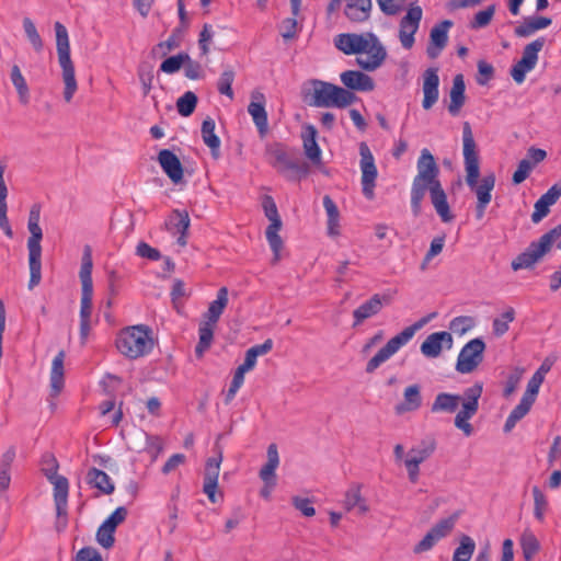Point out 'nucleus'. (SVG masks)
<instances>
[{"mask_svg":"<svg viewBox=\"0 0 561 561\" xmlns=\"http://www.w3.org/2000/svg\"><path fill=\"white\" fill-rule=\"evenodd\" d=\"M417 173L411 185V209L416 217L421 214L422 202L430 194L431 202L443 222H450L454 215L447 202V195L439 180V167L434 156L424 148L416 162Z\"/></svg>","mask_w":561,"mask_h":561,"instance_id":"nucleus-1","label":"nucleus"},{"mask_svg":"<svg viewBox=\"0 0 561 561\" xmlns=\"http://www.w3.org/2000/svg\"><path fill=\"white\" fill-rule=\"evenodd\" d=\"M482 392L483 385L481 382H476L471 387L466 388L461 396L440 392L436 396L431 411L433 413H454L461 403V409L455 416V426L462 431L466 436H470L473 433V427L469 420L472 419L479 410V399Z\"/></svg>","mask_w":561,"mask_h":561,"instance_id":"nucleus-2","label":"nucleus"},{"mask_svg":"<svg viewBox=\"0 0 561 561\" xmlns=\"http://www.w3.org/2000/svg\"><path fill=\"white\" fill-rule=\"evenodd\" d=\"M335 47L346 55H365L357 57V65L367 71L379 68L387 57V51L379 38L370 32L356 34L343 33L334 38Z\"/></svg>","mask_w":561,"mask_h":561,"instance_id":"nucleus-3","label":"nucleus"},{"mask_svg":"<svg viewBox=\"0 0 561 561\" xmlns=\"http://www.w3.org/2000/svg\"><path fill=\"white\" fill-rule=\"evenodd\" d=\"M462 142L467 185L476 193L478 203L490 204L492 199L491 192L495 185V176L494 174H489L479 182V157L471 126L468 122H465L462 126Z\"/></svg>","mask_w":561,"mask_h":561,"instance_id":"nucleus-4","label":"nucleus"},{"mask_svg":"<svg viewBox=\"0 0 561 561\" xmlns=\"http://www.w3.org/2000/svg\"><path fill=\"white\" fill-rule=\"evenodd\" d=\"M300 93L308 105H351L357 101L354 92L317 79L305 82Z\"/></svg>","mask_w":561,"mask_h":561,"instance_id":"nucleus-5","label":"nucleus"},{"mask_svg":"<svg viewBox=\"0 0 561 561\" xmlns=\"http://www.w3.org/2000/svg\"><path fill=\"white\" fill-rule=\"evenodd\" d=\"M117 351L129 359L148 355L153 348L151 330L145 324L125 328L116 336Z\"/></svg>","mask_w":561,"mask_h":561,"instance_id":"nucleus-6","label":"nucleus"},{"mask_svg":"<svg viewBox=\"0 0 561 561\" xmlns=\"http://www.w3.org/2000/svg\"><path fill=\"white\" fill-rule=\"evenodd\" d=\"M54 28L56 33L58 61L62 69V78L65 82L64 99L66 102H70L77 90V81L75 77V67L70 58L69 35L66 26L60 22H55Z\"/></svg>","mask_w":561,"mask_h":561,"instance_id":"nucleus-7","label":"nucleus"},{"mask_svg":"<svg viewBox=\"0 0 561 561\" xmlns=\"http://www.w3.org/2000/svg\"><path fill=\"white\" fill-rule=\"evenodd\" d=\"M428 321L427 318H422L414 324L407 327L399 334L391 337L387 344L381 347L375 356H373L366 365V373H374L381 364L387 362L391 356H393L402 346L408 344L416 331H419L423 325Z\"/></svg>","mask_w":561,"mask_h":561,"instance_id":"nucleus-8","label":"nucleus"},{"mask_svg":"<svg viewBox=\"0 0 561 561\" xmlns=\"http://www.w3.org/2000/svg\"><path fill=\"white\" fill-rule=\"evenodd\" d=\"M561 237V225L556 226L545 234H542L538 241L531 242L528 248L517 255L512 262V268L514 271L531 267L538 262L547 252L550 251L552 244Z\"/></svg>","mask_w":561,"mask_h":561,"instance_id":"nucleus-9","label":"nucleus"},{"mask_svg":"<svg viewBox=\"0 0 561 561\" xmlns=\"http://www.w3.org/2000/svg\"><path fill=\"white\" fill-rule=\"evenodd\" d=\"M92 251L89 245L83 249L79 277L81 280L80 320H91L93 280H92Z\"/></svg>","mask_w":561,"mask_h":561,"instance_id":"nucleus-10","label":"nucleus"},{"mask_svg":"<svg viewBox=\"0 0 561 561\" xmlns=\"http://www.w3.org/2000/svg\"><path fill=\"white\" fill-rule=\"evenodd\" d=\"M31 233L27 240L30 280L28 289L32 290L42 280V245L43 231L39 224H27Z\"/></svg>","mask_w":561,"mask_h":561,"instance_id":"nucleus-11","label":"nucleus"},{"mask_svg":"<svg viewBox=\"0 0 561 561\" xmlns=\"http://www.w3.org/2000/svg\"><path fill=\"white\" fill-rule=\"evenodd\" d=\"M434 439H423L409 449L404 458V467L411 483H416L420 478V465L427 460L435 451Z\"/></svg>","mask_w":561,"mask_h":561,"instance_id":"nucleus-12","label":"nucleus"},{"mask_svg":"<svg viewBox=\"0 0 561 561\" xmlns=\"http://www.w3.org/2000/svg\"><path fill=\"white\" fill-rule=\"evenodd\" d=\"M484 350L485 343L480 337L466 343L458 354L456 370L460 374L472 373L482 363Z\"/></svg>","mask_w":561,"mask_h":561,"instance_id":"nucleus-13","label":"nucleus"},{"mask_svg":"<svg viewBox=\"0 0 561 561\" xmlns=\"http://www.w3.org/2000/svg\"><path fill=\"white\" fill-rule=\"evenodd\" d=\"M263 208H264L265 216L271 221V224L266 228L265 236H266L267 242L274 253V261H278L279 252L283 248V240L278 234V232L282 228V220L278 215L276 204L271 196H266L264 198Z\"/></svg>","mask_w":561,"mask_h":561,"instance_id":"nucleus-14","label":"nucleus"},{"mask_svg":"<svg viewBox=\"0 0 561 561\" xmlns=\"http://www.w3.org/2000/svg\"><path fill=\"white\" fill-rule=\"evenodd\" d=\"M359 154L363 194L367 199H373L375 197L374 190L378 175L375 159L369 147L365 142H360L359 145Z\"/></svg>","mask_w":561,"mask_h":561,"instance_id":"nucleus-15","label":"nucleus"},{"mask_svg":"<svg viewBox=\"0 0 561 561\" xmlns=\"http://www.w3.org/2000/svg\"><path fill=\"white\" fill-rule=\"evenodd\" d=\"M266 153L274 160L273 165L278 168L280 172L286 173L288 179H293L289 172L296 174L308 173V165L289 159L279 144L267 145Z\"/></svg>","mask_w":561,"mask_h":561,"instance_id":"nucleus-16","label":"nucleus"},{"mask_svg":"<svg viewBox=\"0 0 561 561\" xmlns=\"http://www.w3.org/2000/svg\"><path fill=\"white\" fill-rule=\"evenodd\" d=\"M423 11L420 5L411 7L407 14L400 21L399 38L405 49H411L414 45V35L419 30Z\"/></svg>","mask_w":561,"mask_h":561,"instance_id":"nucleus-17","label":"nucleus"},{"mask_svg":"<svg viewBox=\"0 0 561 561\" xmlns=\"http://www.w3.org/2000/svg\"><path fill=\"white\" fill-rule=\"evenodd\" d=\"M267 461L259 472L260 479L264 482V488L261 490V496L270 499L271 491L276 485V469L279 466V456L276 444H271L267 447Z\"/></svg>","mask_w":561,"mask_h":561,"instance_id":"nucleus-18","label":"nucleus"},{"mask_svg":"<svg viewBox=\"0 0 561 561\" xmlns=\"http://www.w3.org/2000/svg\"><path fill=\"white\" fill-rule=\"evenodd\" d=\"M390 299L383 295L374 294L368 300L353 311V328L360 325L365 320L377 316L388 305Z\"/></svg>","mask_w":561,"mask_h":561,"instance_id":"nucleus-19","label":"nucleus"},{"mask_svg":"<svg viewBox=\"0 0 561 561\" xmlns=\"http://www.w3.org/2000/svg\"><path fill=\"white\" fill-rule=\"evenodd\" d=\"M454 340L449 332L439 331L430 334L421 344V353L427 358H436L440 355L443 348L450 350Z\"/></svg>","mask_w":561,"mask_h":561,"instance_id":"nucleus-20","label":"nucleus"},{"mask_svg":"<svg viewBox=\"0 0 561 561\" xmlns=\"http://www.w3.org/2000/svg\"><path fill=\"white\" fill-rule=\"evenodd\" d=\"M190 216L186 210L174 209L165 220V228L172 236H178L176 242L181 247L187 243V230L190 228Z\"/></svg>","mask_w":561,"mask_h":561,"instance_id":"nucleus-21","label":"nucleus"},{"mask_svg":"<svg viewBox=\"0 0 561 561\" xmlns=\"http://www.w3.org/2000/svg\"><path fill=\"white\" fill-rule=\"evenodd\" d=\"M453 21L444 20L432 27L430 33V44L426 54L431 59L437 58L448 42V31L453 26Z\"/></svg>","mask_w":561,"mask_h":561,"instance_id":"nucleus-22","label":"nucleus"},{"mask_svg":"<svg viewBox=\"0 0 561 561\" xmlns=\"http://www.w3.org/2000/svg\"><path fill=\"white\" fill-rule=\"evenodd\" d=\"M158 162L169 179L178 184L183 180V167L180 159L169 149H162L158 153Z\"/></svg>","mask_w":561,"mask_h":561,"instance_id":"nucleus-23","label":"nucleus"},{"mask_svg":"<svg viewBox=\"0 0 561 561\" xmlns=\"http://www.w3.org/2000/svg\"><path fill=\"white\" fill-rule=\"evenodd\" d=\"M341 82L350 90L368 92L375 87L374 80L368 75L357 71L347 70L341 73Z\"/></svg>","mask_w":561,"mask_h":561,"instance_id":"nucleus-24","label":"nucleus"},{"mask_svg":"<svg viewBox=\"0 0 561 561\" xmlns=\"http://www.w3.org/2000/svg\"><path fill=\"white\" fill-rule=\"evenodd\" d=\"M301 138L306 157L313 164L321 163V149L317 142V129L312 125L304 126Z\"/></svg>","mask_w":561,"mask_h":561,"instance_id":"nucleus-25","label":"nucleus"},{"mask_svg":"<svg viewBox=\"0 0 561 561\" xmlns=\"http://www.w3.org/2000/svg\"><path fill=\"white\" fill-rule=\"evenodd\" d=\"M49 482L54 485V501L57 516H66L69 491L68 480L62 476H57L54 479H49Z\"/></svg>","mask_w":561,"mask_h":561,"instance_id":"nucleus-26","label":"nucleus"},{"mask_svg":"<svg viewBox=\"0 0 561 561\" xmlns=\"http://www.w3.org/2000/svg\"><path fill=\"white\" fill-rule=\"evenodd\" d=\"M438 69L428 68L423 75V105H433L438 100Z\"/></svg>","mask_w":561,"mask_h":561,"instance_id":"nucleus-27","label":"nucleus"},{"mask_svg":"<svg viewBox=\"0 0 561 561\" xmlns=\"http://www.w3.org/2000/svg\"><path fill=\"white\" fill-rule=\"evenodd\" d=\"M66 353L65 351H59L58 354L54 357L51 362L50 369V378L49 385L51 390V396H58L65 385V370H64V362H65Z\"/></svg>","mask_w":561,"mask_h":561,"instance_id":"nucleus-28","label":"nucleus"},{"mask_svg":"<svg viewBox=\"0 0 561 561\" xmlns=\"http://www.w3.org/2000/svg\"><path fill=\"white\" fill-rule=\"evenodd\" d=\"M87 483L101 493L110 495L114 492L115 485L110 476L96 468H91L87 473Z\"/></svg>","mask_w":561,"mask_h":561,"instance_id":"nucleus-29","label":"nucleus"},{"mask_svg":"<svg viewBox=\"0 0 561 561\" xmlns=\"http://www.w3.org/2000/svg\"><path fill=\"white\" fill-rule=\"evenodd\" d=\"M371 0H347L344 13L352 22H364L369 19Z\"/></svg>","mask_w":561,"mask_h":561,"instance_id":"nucleus-30","label":"nucleus"},{"mask_svg":"<svg viewBox=\"0 0 561 561\" xmlns=\"http://www.w3.org/2000/svg\"><path fill=\"white\" fill-rule=\"evenodd\" d=\"M403 401L396 407L397 413L416 411L422 405L421 389L419 385H411L405 388Z\"/></svg>","mask_w":561,"mask_h":561,"instance_id":"nucleus-31","label":"nucleus"},{"mask_svg":"<svg viewBox=\"0 0 561 561\" xmlns=\"http://www.w3.org/2000/svg\"><path fill=\"white\" fill-rule=\"evenodd\" d=\"M228 305V289L227 287L219 288L217 298L210 302L207 312L205 313L206 321L209 324H216Z\"/></svg>","mask_w":561,"mask_h":561,"instance_id":"nucleus-32","label":"nucleus"},{"mask_svg":"<svg viewBox=\"0 0 561 561\" xmlns=\"http://www.w3.org/2000/svg\"><path fill=\"white\" fill-rule=\"evenodd\" d=\"M552 20L546 16L527 18L518 25L514 33L518 37H528L538 30H542L551 25Z\"/></svg>","mask_w":561,"mask_h":561,"instance_id":"nucleus-33","label":"nucleus"},{"mask_svg":"<svg viewBox=\"0 0 561 561\" xmlns=\"http://www.w3.org/2000/svg\"><path fill=\"white\" fill-rule=\"evenodd\" d=\"M202 137L204 142L210 148L214 158L219 157L220 139L215 134V122L207 117L202 125Z\"/></svg>","mask_w":561,"mask_h":561,"instance_id":"nucleus-34","label":"nucleus"},{"mask_svg":"<svg viewBox=\"0 0 561 561\" xmlns=\"http://www.w3.org/2000/svg\"><path fill=\"white\" fill-rule=\"evenodd\" d=\"M344 507L347 511L357 507L362 514L368 511V506L366 505L365 500L362 497L359 484H352L345 492Z\"/></svg>","mask_w":561,"mask_h":561,"instance_id":"nucleus-35","label":"nucleus"},{"mask_svg":"<svg viewBox=\"0 0 561 561\" xmlns=\"http://www.w3.org/2000/svg\"><path fill=\"white\" fill-rule=\"evenodd\" d=\"M534 403L527 399L522 398L519 403L512 410L504 424V432H511L518 421L525 417L531 409Z\"/></svg>","mask_w":561,"mask_h":561,"instance_id":"nucleus-36","label":"nucleus"},{"mask_svg":"<svg viewBox=\"0 0 561 561\" xmlns=\"http://www.w3.org/2000/svg\"><path fill=\"white\" fill-rule=\"evenodd\" d=\"M215 327L216 324H209L208 322L201 323L198 329L199 340L195 347V353L198 357H202L204 352L210 347Z\"/></svg>","mask_w":561,"mask_h":561,"instance_id":"nucleus-37","label":"nucleus"},{"mask_svg":"<svg viewBox=\"0 0 561 561\" xmlns=\"http://www.w3.org/2000/svg\"><path fill=\"white\" fill-rule=\"evenodd\" d=\"M543 45L545 38L542 37L537 38L526 45L523 50V56L519 60L522 61V65L534 69L538 60V53L542 49Z\"/></svg>","mask_w":561,"mask_h":561,"instance_id":"nucleus-38","label":"nucleus"},{"mask_svg":"<svg viewBox=\"0 0 561 561\" xmlns=\"http://www.w3.org/2000/svg\"><path fill=\"white\" fill-rule=\"evenodd\" d=\"M476 550L474 540L463 535L460 538L459 546L455 549L451 561H470Z\"/></svg>","mask_w":561,"mask_h":561,"instance_id":"nucleus-39","label":"nucleus"},{"mask_svg":"<svg viewBox=\"0 0 561 561\" xmlns=\"http://www.w3.org/2000/svg\"><path fill=\"white\" fill-rule=\"evenodd\" d=\"M10 77L13 85L18 91L20 102L27 103L30 101L28 88L18 65H14L12 67Z\"/></svg>","mask_w":561,"mask_h":561,"instance_id":"nucleus-40","label":"nucleus"},{"mask_svg":"<svg viewBox=\"0 0 561 561\" xmlns=\"http://www.w3.org/2000/svg\"><path fill=\"white\" fill-rule=\"evenodd\" d=\"M23 28H24L25 35H26L30 44L32 45L33 49L36 53H42L44 49V42H43L39 33L37 32V28L34 24V22L30 18L23 19Z\"/></svg>","mask_w":561,"mask_h":561,"instance_id":"nucleus-41","label":"nucleus"},{"mask_svg":"<svg viewBox=\"0 0 561 561\" xmlns=\"http://www.w3.org/2000/svg\"><path fill=\"white\" fill-rule=\"evenodd\" d=\"M515 319V310L508 307L499 318H495L492 323L493 333L496 336L504 335L508 329L510 323Z\"/></svg>","mask_w":561,"mask_h":561,"instance_id":"nucleus-42","label":"nucleus"},{"mask_svg":"<svg viewBox=\"0 0 561 561\" xmlns=\"http://www.w3.org/2000/svg\"><path fill=\"white\" fill-rule=\"evenodd\" d=\"M465 78L463 75L458 73L453 79V87L450 89V105H463L465 103Z\"/></svg>","mask_w":561,"mask_h":561,"instance_id":"nucleus-43","label":"nucleus"},{"mask_svg":"<svg viewBox=\"0 0 561 561\" xmlns=\"http://www.w3.org/2000/svg\"><path fill=\"white\" fill-rule=\"evenodd\" d=\"M249 113L257 128L260 137L263 139L268 133L267 113L265 107H248Z\"/></svg>","mask_w":561,"mask_h":561,"instance_id":"nucleus-44","label":"nucleus"},{"mask_svg":"<svg viewBox=\"0 0 561 561\" xmlns=\"http://www.w3.org/2000/svg\"><path fill=\"white\" fill-rule=\"evenodd\" d=\"M458 514H454L449 517L443 518L437 522L430 530L439 539L447 537L454 529Z\"/></svg>","mask_w":561,"mask_h":561,"instance_id":"nucleus-45","label":"nucleus"},{"mask_svg":"<svg viewBox=\"0 0 561 561\" xmlns=\"http://www.w3.org/2000/svg\"><path fill=\"white\" fill-rule=\"evenodd\" d=\"M234 80V71L231 68H227L222 71L220 75L218 81H217V89L220 94L226 95L232 101L233 99V91H232V83Z\"/></svg>","mask_w":561,"mask_h":561,"instance_id":"nucleus-46","label":"nucleus"},{"mask_svg":"<svg viewBox=\"0 0 561 561\" xmlns=\"http://www.w3.org/2000/svg\"><path fill=\"white\" fill-rule=\"evenodd\" d=\"M533 495H534V515L537 520L543 522L545 514L548 508L547 496L542 493V491L538 486L533 488Z\"/></svg>","mask_w":561,"mask_h":561,"instance_id":"nucleus-47","label":"nucleus"},{"mask_svg":"<svg viewBox=\"0 0 561 561\" xmlns=\"http://www.w3.org/2000/svg\"><path fill=\"white\" fill-rule=\"evenodd\" d=\"M185 60H188V54L180 53L167 58L160 66V70L165 73H174L183 67Z\"/></svg>","mask_w":561,"mask_h":561,"instance_id":"nucleus-48","label":"nucleus"},{"mask_svg":"<svg viewBox=\"0 0 561 561\" xmlns=\"http://www.w3.org/2000/svg\"><path fill=\"white\" fill-rule=\"evenodd\" d=\"M495 13V5L491 4L482 11H479L473 20L470 22V27L473 30L485 27L490 24Z\"/></svg>","mask_w":561,"mask_h":561,"instance_id":"nucleus-49","label":"nucleus"},{"mask_svg":"<svg viewBox=\"0 0 561 561\" xmlns=\"http://www.w3.org/2000/svg\"><path fill=\"white\" fill-rule=\"evenodd\" d=\"M542 382V371H536L529 379L526 391L522 398L527 399L534 403L536 401L537 394Z\"/></svg>","mask_w":561,"mask_h":561,"instance_id":"nucleus-50","label":"nucleus"},{"mask_svg":"<svg viewBox=\"0 0 561 561\" xmlns=\"http://www.w3.org/2000/svg\"><path fill=\"white\" fill-rule=\"evenodd\" d=\"M523 554L526 561H530L539 549V542L533 534H524L522 537Z\"/></svg>","mask_w":561,"mask_h":561,"instance_id":"nucleus-51","label":"nucleus"},{"mask_svg":"<svg viewBox=\"0 0 561 561\" xmlns=\"http://www.w3.org/2000/svg\"><path fill=\"white\" fill-rule=\"evenodd\" d=\"M474 327V320L468 316L456 317L450 321L449 329L457 334H465Z\"/></svg>","mask_w":561,"mask_h":561,"instance_id":"nucleus-52","label":"nucleus"},{"mask_svg":"<svg viewBox=\"0 0 561 561\" xmlns=\"http://www.w3.org/2000/svg\"><path fill=\"white\" fill-rule=\"evenodd\" d=\"M477 67L476 81L480 85H485L494 77V67L485 60H479Z\"/></svg>","mask_w":561,"mask_h":561,"instance_id":"nucleus-53","label":"nucleus"},{"mask_svg":"<svg viewBox=\"0 0 561 561\" xmlns=\"http://www.w3.org/2000/svg\"><path fill=\"white\" fill-rule=\"evenodd\" d=\"M59 465L57 459L51 454H45L42 457V471L45 474V477L49 479H54L57 477Z\"/></svg>","mask_w":561,"mask_h":561,"instance_id":"nucleus-54","label":"nucleus"},{"mask_svg":"<svg viewBox=\"0 0 561 561\" xmlns=\"http://www.w3.org/2000/svg\"><path fill=\"white\" fill-rule=\"evenodd\" d=\"M115 529L111 528L108 526H105L104 524H101L96 531V540L105 549H108L113 547L115 538H114Z\"/></svg>","mask_w":561,"mask_h":561,"instance_id":"nucleus-55","label":"nucleus"},{"mask_svg":"<svg viewBox=\"0 0 561 561\" xmlns=\"http://www.w3.org/2000/svg\"><path fill=\"white\" fill-rule=\"evenodd\" d=\"M533 169L534 163H531L529 159L520 160L516 171L513 174V183L520 184L524 182L529 176Z\"/></svg>","mask_w":561,"mask_h":561,"instance_id":"nucleus-56","label":"nucleus"},{"mask_svg":"<svg viewBox=\"0 0 561 561\" xmlns=\"http://www.w3.org/2000/svg\"><path fill=\"white\" fill-rule=\"evenodd\" d=\"M444 244H445L444 236L436 237L432 240L430 249H428L427 253L425 254L424 261L421 265L422 270H424L426 267V264L431 260H433L436 255H438L443 251Z\"/></svg>","mask_w":561,"mask_h":561,"instance_id":"nucleus-57","label":"nucleus"},{"mask_svg":"<svg viewBox=\"0 0 561 561\" xmlns=\"http://www.w3.org/2000/svg\"><path fill=\"white\" fill-rule=\"evenodd\" d=\"M291 503L304 516L311 517L316 514L312 501L306 497L294 496Z\"/></svg>","mask_w":561,"mask_h":561,"instance_id":"nucleus-58","label":"nucleus"},{"mask_svg":"<svg viewBox=\"0 0 561 561\" xmlns=\"http://www.w3.org/2000/svg\"><path fill=\"white\" fill-rule=\"evenodd\" d=\"M524 374L523 368H515L513 373L507 377L505 388H504V397H510L517 388L522 377Z\"/></svg>","mask_w":561,"mask_h":561,"instance_id":"nucleus-59","label":"nucleus"},{"mask_svg":"<svg viewBox=\"0 0 561 561\" xmlns=\"http://www.w3.org/2000/svg\"><path fill=\"white\" fill-rule=\"evenodd\" d=\"M438 541L439 539L431 530H428L423 539L414 546L413 552L419 554L430 551Z\"/></svg>","mask_w":561,"mask_h":561,"instance_id":"nucleus-60","label":"nucleus"},{"mask_svg":"<svg viewBox=\"0 0 561 561\" xmlns=\"http://www.w3.org/2000/svg\"><path fill=\"white\" fill-rule=\"evenodd\" d=\"M297 33V20L296 16L287 18L282 22L280 25V35L284 39H293L296 37Z\"/></svg>","mask_w":561,"mask_h":561,"instance_id":"nucleus-61","label":"nucleus"},{"mask_svg":"<svg viewBox=\"0 0 561 561\" xmlns=\"http://www.w3.org/2000/svg\"><path fill=\"white\" fill-rule=\"evenodd\" d=\"M127 517V510L124 506L117 507L102 524L108 526L110 529H116Z\"/></svg>","mask_w":561,"mask_h":561,"instance_id":"nucleus-62","label":"nucleus"},{"mask_svg":"<svg viewBox=\"0 0 561 561\" xmlns=\"http://www.w3.org/2000/svg\"><path fill=\"white\" fill-rule=\"evenodd\" d=\"M561 196V183L553 184L543 195L540 196L539 201L548 205L549 207L554 205Z\"/></svg>","mask_w":561,"mask_h":561,"instance_id":"nucleus-63","label":"nucleus"},{"mask_svg":"<svg viewBox=\"0 0 561 561\" xmlns=\"http://www.w3.org/2000/svg\"><path fill=\"white\" fill-rule=\"evenodd\" d=\"M76 561H103V559L95 548L84 547L78 551Z\"/></svg>","mask_w":561,"mask_h":561,"instance_id":"nucleus-64","label":"nucleus"}]
</instances>
